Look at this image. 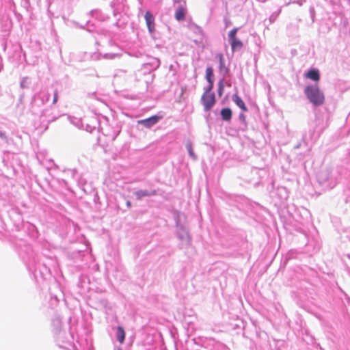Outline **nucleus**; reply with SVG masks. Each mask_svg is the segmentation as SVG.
I'll return each mask as SVG.
<instances>
[{
    "instance_id": "f257e3e1",
    "label": "nucleus",
    "mask_w": 350,
    "mask_h": 350,
    "mask_svg": "<svg viewBox=\"0 0 350 350\" xmlns=\"http://www.w3.org/2000/svg\"><path fill=\"white\" fill-rule=\"evenodd\" d=\"M304 92L309 100L314 105H321L324 103L325 96L317 85H308Z\"/></svg>"
},
{
    "instance_id": "f03ea898",
    "label": "nucleus",
    "mask_w": 350,
    "mask_h": 350,
    "mask_svg": "<svg viewBox=\"0 0 350 350\" xmlns=\"http://www.w3.org/2000/svg\"><path fill=\"white\" fill-rule=\"evenodd\" d=\"M213 88L207 87L201 97V102L205 111H210L215 103V95L212 92Z\"/></svg>"
},
{
    "instance_id": "7ed1b4c3",
    "label": "nucleus",
    "mask_w": 350,
    "mask_h": 350,
    "mask_svg": "<svg viewBox=\"0 0 350 350\" xmlns=\"http://www.w3.org/2000/svg\"><path fill=\"white\" fill-rule=\"evenodd\" d=\"M237 31L238 28L235 27L232 29L228 33L229 41L232 51H239L243 46V42L238 38H237Z\"/></svg>"
},
{
    "instance_id": "20e7f679",
    "label": "nucleus",
    "mask_w": 350,
    "mask_h": 350,
    "mask_svg": "<svg viewBox=\"0 0 350 350\" xmlns=\"http://www.w3.org/2000/svg\"><path fill=\"white\" fill-rule=\"evenodd\" d=\"M161 119L160 116H152L148 118L141 120L138 121V124L144 125L145 127L149 128L155 124Z\"/></svg>"
},
{
    "instance_id": "39448f33",
    "label": "nucleus",
    "mask_w": 350,
    "mask_h": 350,
    "mask_svg": "<svg viewBox=\"0 0 350 350\" xmlns=\"http://www.w3.org/2000/svg\"><path fill=\"white\" fill-rule=\"evenodd\" d=\"M147 27L150 33H152L154 31V18L150 12L147 11L144 16Z\"/></svg>"
},
{
    "instance_id": "423d86ee",
    "label": "nucleus",
    "mask_w": 350,
    "mask_h": 350,
    "mask_svg": "<svg viewBox=\"0 0 350 350\" xmlns=\"http://www.w3.org/2000/svg\"><path fill=\"white\" fill-rule=\"evenodd\" d=\"M306 78H308L312 81H318L320 79V75L317 70L311 69L305 75Z\"/></svg>"
},
{
    "instance_id": "0eeeda50",
    "label": "nucleus",
    "mask_w": 350,
    "mask_h": 350,
    "mask_svg": "<svg viewBox=\"0 0 350 350\" xmlns=\"http://www.w3.org/2000/svg\"><path fill=\"white\" fill-rule=\"evenodd\" d=\"M232 100L236 103V105L240 107L243 111H247V108L245 105L243 100L238 96L237 94H235L232 96Z\"/></svg>"
},
{
    "instance_id": "6e6552de",
    "label": "nucleus",
    "mask_w": 350,
    "mask_h": 350,
    "mask_svg": "<svg viewBox=\"0 0 350 350\" xmlns=\"http://www.w3.org/2000/svg\"><path fill=\"white\" fill-rule=\"evenodd\" d=\"M206 79L207 81L208 82V86L211 88H213V70L211 67H208L206 69Z\"/></svg>"
},
{
    "instance_id": "1a4fd4ad",
    "label": "nucleus",
    "mask_w": 350,
    "mask_h": 350,
    "mask_svg": "<svg viewBox=\"0 0 350 350\" xmlns=\"http://www.w3.org/2000/svg\"><path fill=\"white\" fill-rule=\"evenodd\" d=\"M221 116L223 120L229 121L232 118V110L230 108H224L221 110Z\"/></svg>"
},
{
    "instance_id": "9d476101",
    "label": "nucleus",
    "mask_w": 350,
    "mask_h": 350,
    "mask_svg": "<svg viewBox=\"0 0 350 350\" xmlns=\"http://www.w3.org/2000/svg\"><path fill=\"white\" fill-rule=\"evenodd\" d=\"M186 10L182 7L177 9L175 12V18L177 21H183L185 18Z\"/></svg>"
},
{
    "instance_id": "9b49d317",
    "label": "nucleus",
    "mask_w": 350,
    "mask_h": 350,
    "mask_svg": "<svg viewBox=\"0 0 350 350\" xmlns=\"http://www.w3.org/2000/svg\"><path fill=\"white\" fill-rule=\"evenodd\" d=\"M135 194L138 200H139L142 198L145 197V196H149L155 195L156 194V191H152V192H149L147 190H139V191H136L135 193Z\"/></svg>"
},
{
    "instance_id": "f8f14e48",
    "label": "nucleus",
    "mask_w": 350,
    "mask_h": 350,
    "mask_svg": "<svg viewBox=\"0 0 350 350\" xmlns=\"http://www.w3.org/2000/svg\"><path fill=\"white\" fill-rule=\"evenodd\" d=\"M125 332L122 327L118 326L117 327V338L120 344H122L125 338Z\"/></svg>"
},
{
    "instance_id": "ddd939ff",
    "label": "nucleus",
    "mask_w": 350,
    "mask_h": 350,
    "mask_svg": "<svg viewBox=\"0 0 350 350\" xmlns=\"http://www.w3.org/2000/svg\"><path fill=\"white\" fill-rule=\"evenodd\" d=\"M186 148H187L190 157H191L193 159H196V155L193 151L192 144L190 142H188L186 144Z\"/></svg>"
},
{
    "instance_id": "4468645a",
    "label": "nucleus",
    "mask_w": 350,
    "mask_h": 350,
    "mask_svg": "<svg viewBox=\"0 0 350 350\" xmlns=\"http://www.w3.org/2000/svg\"><path fill=\"white\" fill-rule=\"evenodd\" d=\"M217 58L219 59V68H220V70H222L223 68H224L225 67V61H224V56L222 54H219L217 55Z\"/></svg>"
},
{
    "instance_id": "2eb2a0df",
    "label": "nucleus",
    "mask_w": 350,
    "mask_h": 350,
    "mask_svg": "<svg viewBox=\"0 0 350 350\" xmlns=\"http://www.w3.org/2000/svg\"><path fill=\"white\" fill-rule=\"evenodd\" d=\"M224 84L222 83V81H220L219 83V88H218V94L219 96H221L223 94V91H224Z\"/></svg>"
},
{
    "instance_id": "dca6fc26",
    "label": "nucleus",
    "mask_w": 350,
    "mask_h": 350,
    "mask_svg": "<svg viewBox=\"0 0 350 350\" xmlns=\"http://www.w3.org/2000/svg\"><path fill=\"white\" fill-rule=\"evenodd\" d=\"M57 99H58V92L57 91H55L54 92V96H53V104H55L57 102Z\"/></svg>"
},
{
    "instance_id": "f3484780",
    "label": "nucleus",
    "mask_w": 350,
    "mask_h": 350,
    "mask_svg": "<svg viewBox=\"0 0 350 350\" xmlns=\"http://www.w3.org/2000/svg\"><path fill=\"white\" fill-rule=\"evenodd\" d=\"M127 205H128L129 206H130V205H131L130 202H127Z\"/></svg>"
},
{
    "instance_id": "a211bd4d",
    "label": "nucleus",
    "mask_w": 350,
    "mask_h": 350,
    "mask_svg": "<svg viewBox=\"0 0 350 350\" xmlns=\"http://www.w3.org/2000/svg\"><path fill=\"white\" fill-rule=\"evenodd\" d=\"M0 137H3V134L2 133H0Z\"/></svg>"
}]
</instances>
